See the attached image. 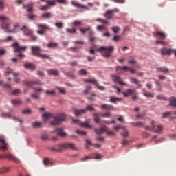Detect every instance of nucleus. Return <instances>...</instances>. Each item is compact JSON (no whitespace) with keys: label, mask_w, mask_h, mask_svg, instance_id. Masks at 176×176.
<instances>
[{"label":"nucleus","mask_w":176,"mask_h":176,"mask_svg":"<svg viewBox=\"0 0 176 176\" xmlns=\"http://www.w3.org/2000/svg\"><path fill=\"white\" fill-rule=\"evenodd\" d=\"M0 20L2 21L1 28L5 30L6 32H19L23 28L19 23H15L14 25L9 24L8 17L6 16H0Z\"/></svg>","instance_id":"f257e3e1"},{"label":"nucleus","mask_w":176,"mask_h":176,"mask_svg":"<svg viewBox=\"0 0 176 176\" xmlns=\"http://www.w3.org/2000/svg\"><path fill=\"white\" fill-rule=\"evenodd\" d=\"M42 119L44 122H50L51 124L56 126L60 124L63 120L65 119V115L58 114V116H53L50 113H45L43 114Z\"/></svg>","instance_id":"f03ea898"},{"label":"nucleus","mask_w":176,"mask_h":176,"mask_svg":"<svg viewBox=\"0 0 176 176\" xmlns=\"http://www.w3.org/2000/svg\"><path fill=\"white\" fill-rule=\"evenodd\" d=\"M114 49L115 47L111 45L107 47H100L98 50L102 53L103 57H110L111 54L113 52Z\"/></svg>","instance_id":"7ed1b4c3"},{"label":"nucleus","mask_w":176,"mask_h":176,"mask_svg":"<svg viewBox=\"0 0 176 176\" xmlns=\"http://www.w3.org/2000/svg\"><path fill=\"white\" fill-rule=\"evenodd\" d=\"M63 149H72L73 151H75L76 147H75V144L73 143H63L55 147V151H58V152L63 151Z\"/></svg>","instance_id":"20e7f679"},{"label":"nucleus","mask_w":176,"mask_h":176,"mask_svg":"<svg viewBox=\"0 0 176 176\" xmlns=\"http://www.w3.org/2000/svg\"><path fill=\"white\" fill-rule=\"evenodd\" d=\"M32 53L33 56L36 57H41V58H49V56L46 54H41V47L38 46H32L31 47Z\"/></svg>","instance_id":"39448f33"},{"label":"nucleus","mask_w":176,"mask_h":176,"mask_svg":"<svg viewBox=\"0 0 176 176\" xmlns=\"http://www.w3.org/2000/svg\"><path fill=\"white\" fill-rule=\"evenodd\" d=\"M73 28L66 29L67 34H76V27L82 25V21H74L72 23Z\"/></svg>","instance_id":"423d86ee"},{"label":"nucleus","mask_w":176,"mask_h":176,"mask_svg":"<svg viewBox=\"0 0 176 176\" xmlns=\"http://www.w3.org/2000/svg\"><path fill=\"white\" fill-rule=\"evenodd\" d=\"M151 127L147 126V130H151L152 131H155V133H161V131H163V126L155 125V122H153V120H151Z\"/></svg>","instance_id":"0eeeda50"},{"label":"nucleus","mask_w":176,"mask_h":176,"mask_svg":"<svg viewBox=\"0 0 176 176\" xmlns=\"http://www.w3.org/2000/svg\"><path fill=\"white\" fill-rule=\"evenodd\" d=\"M116 69L118 72H126V71H130L131 74H135V72H137L135 69H131V67L118 66L116 67Z\"/></svg>","instance_id":"6e6552de"},{"label":"nucleus","mask_w":176,"mask_h":176,"mask_svg":"<svg viewBox=\"0 0 176 176\" xmlns=\"http://www.w3.org/2000/svg\"><path fill=\"white\" fill-rule=\"evenodd\" d=\"M24 85H25V86H28V87H33V86H42L43 83L39 80H36L34 81L25 80L24 81Z\"/></svg>","instance_id":"1a4fd4ad"},{"label":"nucleus","mask_w":176,"mask_h":176,"mask_svg":"<svg viewBox=\"0 0 176 176\" xmlns=\"http://www.w3.org/2000/svg\"><path fill=\"white\" fill-rule=\"evenodd\" d=\"M73 123H74V124H78L79 126H81V127H85V129H93V126L87 122H82L79 120H73Z\"/></svg>","instance_id":"9d476101"},{"label":"nucleus","mask_w":176,"mask_h":176,"mask_svg":"<svg viewBox=\"0 0 176 176\" xmlns=\"http://www.w3.org/2000/svg\"><path fill=\"white\" fill-rule=\"evenodd\" d=\"M0 159H8V160H12V162H14V163H19L20 162L19 159L12 154H5L3 155H0Z\"/></svg>","instance_id":"9b49d317"},{"label":"nucleus","mask_w":176,"mask_h":176,"mask_svg":"<svg viewBox=\"0 0 176 176\" xmlns=\"http://www.w3.org/2000/svg\"><path fill=\"white\" fill-rule=\"evenodd\" d=\"M43 2H47L46 6H42L40 9L41 10H46L50 8V6H54L56 5V3L54 2V0H42Z\"/></svg>","instance_id":"f8f14e48"},{"label":"nucleus","mask_w":176,"mask_h":176,"mask_svg":"<svg viewBox=\"0 0 176 176\" xmlns=\"http://www.w3.org/2000/svg\"><path fill=\"white\" fill-rule=\"evenodd\" d=\"M96 21H99V23H102L103 25L97 26V30L98 31H104V30H107L105 25L108 24V21L104 20L102 19H97Z\"/></svg>","instance_id":"ddd939ff"},{"label":"nucleus","mask_w":176,"mask_h":176,"mask_svg":"<svg viewBox=\"0 0 176 176\" xmlns=\"http://www.w3.org/2000/svg\"><path fill=\"white\" fill-rule=\"evenodd\" d=\"M112 80L115 83H117L118 85H120L121 86H127V83L123 82L122 80V78L119 76L114 75L112 76Z\"/></svg>","instance_id":"4468645a"},{"label":"nucleus","mask_w":176,"mask_h":176,"mask_svg":"<svg viewBox=\"0 0 176 176\" xmlns=\"http://www.w3.org/2000/svg\"><path fill=\"white\" fill-rule=\"evenodd\" d=\"M12 46L14 49V51L18 52L19 53H23V52H25V50H27V47L20 46L17 43H14Z\"/></svg>","instance_id":"2eb2a0df"},{"label":"nucleus","mask_w":176,"mask_h":176,"mask_svg":"<svg viewBox=\"0 0 176 176\" xmlns=\"http://www.w3.org/2000/svg\"><path fill=\"white\" fill-rule=\"evenodd\" d=\"M9 74H11L12 75H13L14 76L15 82L16 83H19L20 82V78H19V73H14V72H13L12 69L8 68L6 70V76H8Z\"/></svg>","instance_id":"dca6fc26"},{"label":"nucleus","mask_w":176,"mask_h":176,"mask_svg":"<svg viewBox=\"0 0 176 176\" xmlns=\"http://www.w3.org/2000/svg\"><path fill=\"white\" fill-rule=\"evenodd\" d=\"M119 12V10H118L117 8L113 9V10H109L108 11L106 12L104 16L105 17H107V19L108 20H111L112 19V17H113L115 12Z\"/></svg>","instance_id":"f3484780"},{"label":"nucleus","mask_w":176,"mask_h":176,"mask_svg":"<svg viewBox=\"0 0 176 176\" xmlns=\"http://www.w3.org/2000/svg\"><path fill=\"white\" fill-rule=\"evenodd\" d=\"M100 116H102L103 118H109L111 116V114L109 113H105L104 114H94V120L96 122V123H100Z\"/></svg>","instance_id":"a211bd4d"},{"label":"nucleus","mask_w":176,"mask_h":176,"mask_svg":"<svg viewBox=\"0 0 176 176\" xmlns=\"http://www.w3.org/2000/svg\"><path fill=\"white\" fill-rule=\"evenodd\" d=\"M38 30L37 32L40 35H43L45 34V31L49 29V26L47 25L39 24L38 25Z\"/></svg>","instance_id":"6ab92c4d"},{"label":"nucleus","mask_w":176,"mask_h":176,"mask_svg":"<svg viewBox=\"0 0 176 176\" xmlns=\"http://www.w3.org/2000/svg\"><path fill=\"white\" fill-rule=\"evenodd\" d=\"M160 52L162 56H170L173 53V49L162 48L160 50Z\"/></svg>","instance_id":"aec40b11"},{"label":"nucleus","mask_w":176,"mask_h":176,"mask_svg":"<svg viewBox=\"0 0 176 176\" xmlns=\"http://www.w3.org/2000/svg\"><path fill=\"white\" fill-rule=\"evenodd\" d=\"M21 31H23L24 35H28V36H31L33 32L32 30H31V29L27 26L22 27Z\"/></svg>","instance_id":"412c9836"},{"label":"nucleus","mask_w":176,"mask_h":176,"mask_svg":"<svg viewBox=\"0 0 176 176\" xmlns=\"http://www.w3.org/2000/svg\"><path fill=\"white\" fill-rule=\"evenodd\" d=\"M8 149V144L4 138H0V150L6 151Z\"/></svg>","instance_id":"4be33fe9"},{"label":"nucleus","mask_w":176,"mask_h":176,"mask_svg":"<svg viewBox=\"0 0 176 176\" xmlns=\"http://www.w3.org/2000/svg\"><path fill=\"white\" fill-rule=\"evenodd\" d=\"M130 82L131 83H133V85L138 86V89H141V87H142V84H141V82L135 78H131Z\"/></svg>","instance_id":"5701e85b"},{"label":"nucleus","mask_w":176,"mask_h":176,"mask_svg":"<svg viewBox=\"0 0 176 176\" xmlns=\"http://www.w3.org/2000/svg\"><path fill=\"white\" fill-rule=\"evenodd\" d=\"M135 93H137L135 91V89H128L124 92H123V95L124 96V97H129V96L135 95Z\"/></svg>","instance_id":"b1692460"},{"label":"nucleus","mask_w":176,"mask_h":176,"mask_svg":"<svg viewBox=\"0 0 176 176\" xmlns=\"http://www.w3.org/2000/svg\"><path fill=\"white\" fill-rule=\"evenodd\" d=\"M122 98H118L116 96H111L109 101L113 104H118V102H122Z\"/></svg>","instance_id":"393cba45"},{"label":"nucleus","mask_w":176,"mask_h":176,"mask_svg":"<svg viewBox=\"0 0 176 176\" xmlns=\"http://www.w3.org/2000/svg\"><path fill=\"white\" fill-rule=\"evenodd\" d=\"M157 72H161L162 74H170V69L166 67H160L156 69Z\"/></svg>","instance_id":"a878e982"},{"label":"nucleus","mask_w":176,"mask_h":176,"mask_svg":"<svg viewBox=\"0 0 176 176\" xmlns=\"http://www.w3.org/2000/svg\"><path fill=\"white\" fill-rule=\"evenodd\" d=\"M72 5L76 6V8H80L81 9H89L86 6L79 3L78 1H72Z\"/></svg>","instance_id":"bb28decb"},{"label":"nucleus","mask_w":176,"mask_h":176,"mask_svg":"<svg viewBox=\"0 0 176 176\" xmlns=\"http://www.w3.org/2000/svg\"><path fill=\"white\" fill-rule=\"evenodd\" d=\"M48 75H53L54 76H58L59 73L56 69H51L47 70Z\"/></svg>","instance_id":"cd10ccee"},{"label":"nucleus","mask_w":176,"mask_h":176,"mask_svg":"<svg viewBox=\"0 0 176 176\" xmlns=\"http://www.w3.org/2000/svg\"><path fill=\"white\" fill-rule=\"evenodd\" d=\"M55 133L58 134V135H60V137H63L65 138V137H67V133H65L64 131H63V129L58 128L55 130Z\"/></svg>","instance_id":"c85d7f7f"},{"label":"nucleus","mask_w":176,"mask_h":176,"mask_svg":"<svg viewBox=\"0 0 176 176\" xmlns=\"http://www.w3.org/2000/svg\"><path fill=\"white\" fill-rule=\"evenodd\" d=\"M100 108L101 109L107 111H113L115 109L113 106H111L109 104H101Z\"/></svg>","instance_id":"c756f323"},{"label":"nucleus","mask_w":176,"mask_h":176,"mask_svg":"<svg viewBox=\"0 0 176 176\" xmlns=\"http://www.w3.org/2000/svg\"><path fill=\"white\" fill-rule=\"evenodd\" d=\"M154 36H159L160 39H164L166 38V34L163 32H156L153 33Z\"/></svg>","instance_id":"7c9ffc66"},{"label":"nucleus","mask_w":176,"mask_h":176,"mask_svg":"<svg viewBox=\"0 0 176 176\" xmlns=\"http://www.w3.org/2000/svg\"><path fill=\"white\" fill-rule=\"evenodd\" d=\"M43 163L45 166H47V167H50V166H53V160L49 158L44 159Z\"/></svg>","instance_id":"2f4dec72"},{"label":"nucleus","mask_w":176,"mask_h":176,"mask_svg":"<svg viewBox=\"0 0 176 176\" xmlns=\"http://www.w3.org/2000/svg\"><path fill=\"white\" fill-rule=\"evenodd\" d=\"M11 104H12V105L19 106L23 104V101L20 99H13L11 100Z\"/></svg>","instance_id":"473e14b6"},{"label":"nucleus","mask_w":176,"mask_h":176,"mask_svg":"<svg viewBox=\"0 0 176 176\" xmlns=\"http://www.w3.org/2000/svg\"><path fill=\"white\" fill-rule=\"evenodd\" d=\"M107 126H103L102 128L95 129V133H96V134H102V133H104V131H107Z\"/></svg>","instance_id":"72a5a7b5"},{"label":"nucleus","mask_w":176,"mask_h":176,"mask_svg":"<svg viewBox=\"0 0 176 176\" xmlns=\"http://www.w3.org/2000/svg\"><path fill=\"white\" fill-rule=\"evenodd\" d=\"M74 115L79 118L80 116H83V115H86V111H74Z\"/></svg>","instance_id":"f704fd0d"},{"label":"nucleus","mask_w":176,"mask_h":176,"mask_svg":"<svg viewBox=\"0 0 176 176\" xmlns=\"http://www.w3.org/2000/svg\"><path fill=\"white\" fill-rule=\"evenodd\" d=\"M25 68H28V69H35V65L30 63H26L24 65Z\"/></svg>","instance_id":"c9c22d12"},{"label":"nucleus","mask_w":176,"mask_h":176,"mask_svg":"<svg viewBox=\"0 0 176 176\" xmlns=\"http://www.w3.org/2000/svg\"><path fill=\"white\" fill-rule=\"evenodd\" d=\"M42 122H34L32 123V126L34 129H41V127H42Z\"/></svg>","instance_id":"e433bc0d"},{"label":"nucleus","mask_w":176,"mask_h":176,"mask_svg":"<svg viewBox=\"0 0 176 176\" xmlns=\"http://www.w3.org/2000/svg\"><path fill=\"white\" fill-rule=\"evenodd\" d=\"M170 105L172 107H176V98L175 97H172L169 100Z\"/></svg>","instance_id":"4c0bfd02"},{"label":"nucleus","mask_w":176,"mask_h":176,"mask_svg":"<svg viewBox=\"0 0 176 176\" xmlns=\"http://www.w3.org/2000/svg\"><path fill=\"white\" fill-rule=\"evenodd\" d=\"M122 137H124V138H126V137H129V131H127V129H126V127H122Z\"/></svg>","instance_id":"58836bf2"},{"label":"nucleus","mask_w":176,"mask_h":176,"mask_svg":"<svg viewBox=\"0 0 176 176\" xmlns=\"http://www.w3.org/2000/svg\"><path fill=\"white\" fill-rule=\"evenodd\" d=\"M131 124L135 127H142V126H144V123L140 121L137 122H131Z\"/></svg>","instance_id":"ea45409f"},{"label":"nucleus","mask_w":176,"mask_h":176,"mask_svg":"<svg viewBox=\"0 0 176 176\" xmlns=\"http://www.w3.org/2000/svg\"><path fill=\"white\" fill-rule=\"evenodd\" d=\"M24 8H26V9H28V11H29L30 13H31L34 10V6H32V4L24 6Z\"/></svg>","instance_id":"a19ab883"},{"label":"nucleus","mask_w":176,"mask_h":176,"mask_svg":"<svg viewBox=\"0 0 176 176\" xmlns=\"http://www.w3.org/2000/svg\"><path fill=\"white\" fill-rule=\"evenodd\" d=\"M143 96H144V97H146L147 98H153L154 97L153 93H149V92L144 93Z\"/></svg>","instance_id":"79ce46f5"},{"label":"nucleus","mask_w":176,"mask_h":176,"mask_svg":"<svg viewBox=\"0 0 176 176\" xmlns=\"http://www.w3.org/2000/svg\"><path fill=\"white\" fill-rule=\"evenodd\" d=\"M87 148H89V145H91L92 146H94V148H100V144H92L91 142L89 140H87Z\"/></svg>","instance_id":"37998d69"},{"label":"nucleus","mask_w":176,"mask_h":176,"mask_svg":"<svg viewBox=\"0 0 176 176\" xmlns=\"http://www.w3.org/2000/svg\"><path fill=\"white\" fill-rule=\"evenodd\" d=\"M9 168L8 167H3L0 168V174H5L6 173H8L9 171Z\"/></svg>","instance_id":"c03bdc74"},{"label":"nucleus","mask_w":176,"mask_h":176,"mask_svg":"<svg viewBox=\"0 0 176 176\" xmlns=\"http://www.w3.org/2000/svg\"><path fill=\"white\" fill-rule=\"evenodd\" d=\"M85 82H89V83H93V85H97V80L94 78H87Z\"/></svg>","instance_id":"a18cd8bd"},{"label":"nucleus","mask_w":176,"mask_h":176,"mask_svg":"<svg viewBox=\"0 0 176 176\" xmlns=\"http://www.w3.org/2000/svg\"><path fill=\"white\" fill-rule=\"evenodd\" d=\"M45 94H47V96H54V94H56V91H54V90H47L45 91Z\"/></svg>","instance_id":"49530a36"},{"label":"nucleus","mask_w":176,"mask_h":176,"mask_svg":"<svg viewBox=\"0 0 176 176\" xmlns=\"http://www.w3.org/2000/svg\"><path fill=\"white\" fill-rule=\"evenodd\" d=\"M43 17L44 19H50V17H53V15L50 12H47L43 14Z\"/></svg>","instance_id":"de8ad7c7"},{"label":"nucleus","mask_w":176,"mask_h":176,"mask_svg":"<svg viewBox=\"0 0 176 176\" xmlns=\"http://www.w3.org/2000/svg\"><path fill=\"white\" fill-rule=\"evenodd\" d=\"M47 47H50V48H54V47H57V43H50L48 45H47Z\"/></svg>","instance_id":"09e8293b"},{"label":"nucleus","mask_w":176,"mask_h":176,"mask_svg":"<svg viewBox=\"0 0 176 176\" xmlns=\"http://www.w3.org/2000/svg\"><path fill=\"white\" fill-rule=\"evenodd\" d=\"M25 0H16L15 1L16 5H24Z\"/></svg>","instance_id":"8fccbe9b"},{"label":"nucleus","mask_w":176,"mask_h":176,"mask_svg":"<svg viewBox=\"0 0 176 176\" xmlns=\"http://www.w3.org/2000/svg\"><path fill=\"white\" fill-rule=\"evenodd\" d=\"M171 118V113H170V112L168 111L166 112L162 116V118Z\"/></svg>","instance_id":"3c124183"},{"label":"nucleus","mask_w":176,"mask_h":176,"mask_svg":"<svg viewBox=\"0 0 176 176\" xmlns=\"http://www.w3.org/2000/svg\"><path fill=\"white\" fill-rule=\"evenodd\" d=\"M32 97L35 100H37V98H39V93L35 92L34 94H32Z\"/></svg>","instance_id":"603ef678"},{"label":"nucleus","mask_w":176,"mask_h":176,"mask_svg":"<svg viewBox=\"0 0 176 176\" xmlns=\"http://www.w3.org/2000/svg\"><path fill=\"white\" fill-rule=\"evenodd\" d=\"M86 74H87V72L85 69H81L78 71V74L79 75H86Z\"/></svg>","instance_id":"864d4df0"},{"label":"nucleus","mask_w":176,"mask_h":176,"mask_svg":"<svg viewBox=\"0 0 176 176\" xmlns=\"http://www.w3.org/2000/svg\"><path fill=\"white\" fill-rule=\"evenodd\" d=\"M55 26L57 27V28H63V23L61 22H56L55 23Z\"/></svg>","instance_id":"5fc2aeb1"},{"label":"nucleus","mask_w":176,"mask_h":176,"mask_svg":"<svg viewBox=\"0 0 176 176\" xmlns=\"http://www.w3.org/2000/svg\"><path fill=\"white\" fill-rule=\"evenodd\" d=\"M131 142V140H129V141H127V140H122V144L124 146H126V145H129V144Z\"/></svg>","instance_id":"6e6d98bb"},{"label":"nucleus","mask_w":176,"mask_h":176,"mask_svg":"<svg viewBox=\"0 0 176 176\" xmlns=\"http://www.w3.org/2000/svg\"><path fill=\"white\" fill-rule=\"evenodd\" d=\"M12 94L13 96H17L18 94H20L19 89H14V91L12 92Z\"/></svg>","instance_id":"4d7b16f0"},{"label":"nucleus","mask_w":176,"mask_h":176,"mask_svg":"<svg viewBox=\"0 0 176 176\" xmlns=\"http://www.w3.org/2000/svg\"><path fill=\"white\" fill-rule=\"evenodd\" d=\"M77 134H78L79 135H86V132L83 131H79L77 130L76 131Z\"/></svg>","instance_id":"13d9d810"},{"label":"nucleus","mask_w":176,"mask_h":176,"mask_svg":"<svg viewBox=\"0 0 176 176\" xmlns=\"http://www.w3.org/2000/svg\"><path fill=\"white\" fill-rule=\"evenodd\" d=\"M89 28H80V31L82 32V34H86L89 31Z\"/></svg>","instance_id":"bf43d9fd"},{"label":"nucleus","mask_w":176,"mask_h":176,"mask_svg":"<svg viewBox=\"0 0 176 176\" xmlns=\"http://www.w3.org/2000/svg\"><path fill=\"white\" fill-rule=\"evenodd\" d=\"M91 89V87L90 86H87L85 88V90L84 91L85 94H87L89 91Z\"/></svg>","instance_id":"052dcab7"},{"label":"nucleus","mask_w":176,"mask_h":176,"mask_svg":"<svg viewBox=\"0 0 176 176\" xmlns=\"http://www.w3.org/2000/svg\"><path fill=\"white\" fill-rule=\"evenodd\" d=\"M57 89L60 93H62V94H64L65 93V89L63 87H58Z\"/></svg>","instance_id":"680f3d73"},{"label":"nucleus","mask_w":176,"mask_h":176,"mask_svg":"<svg viewBox=\"0 0 176 176\" xmlns=\"http://www.w3.org/2000/svg\"><path fill=\"white\" fill-rule=\"evenodd\" d=\"M159 43H160V45H167V42H164V41H156V45H159Z\"/></svg>","instance_id":"e2e57ef3"},{"label":"nucleus","mask_w":176,"mask_h":176,"mask_svg":"<svg viewBox=\"0 0 176 176\" xmlns=\"http://www.w3.org/2000/svg\"><path fill=\"white\" fill-rule=\"evenodd\" d=\"M112 31H113L115 32V34H116V32H119V27H118V26L113 27Z\"/></svg>","instance_id":"0e129e2a"},{"label":"nucleus","mask_w":176,"mask_h":176,"mask_svg":"<svg viewBox=\"0 0 176 176\" xmlns=\"http://www.w3.org/2000/svg\"><path fill=\"white\" fill-rule=\"evenodd\" d=\"M128 63L129 64H137V60H135L134 58L130 59Z\"/></svg>","instance_id":"69168bd1"},{"label":"nucleus","mask_w":176,"mask_h":176,"mask_svg":"<svg viewBox=\"0 0 176 176\" xmlns=\"http://www.w3.org/2000/svg\"><path fill=\"white\" fill-rule=\"evenodd\" d=\"M107 135H115V133H113V131H108V129H107Z\"/></svg>","instance_id":"338daca9"},{"label":"nucleus","mask_w":176,"mask_h":176,"mask_svg":"<svg viewBox=\"0 0 176 176\" xmlns=\"http://www.w3.org/2000/svg\"><path fill=\"white\" fill-rule=\"evenodd\" d=\"M113 2H116V3H124V0H112Z\"/></svg>","instance_id":"774afa93"}]
</instances>
